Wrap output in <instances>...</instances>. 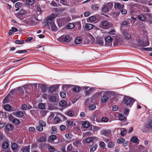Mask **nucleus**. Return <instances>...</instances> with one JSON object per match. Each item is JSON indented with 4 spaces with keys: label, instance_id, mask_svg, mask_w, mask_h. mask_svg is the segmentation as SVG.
I'll use <instances>...</instances> for the list:
<instances>
[{
    "label": "nucleus",
    "instance_id": "nucleus-1",
    "mask_svg": "<svg viewBox=\"0 0 152 152\" xmlns=\"http://www.w3.org/2000/svg\"><path fill=\"white\" fill-rule=\"evenodd\" d=\"M134 102V99L128 96H125L123 100L124 106L131 107Z\"/></svg>",
    "mask_w": 152,
    "mask_h": 152
},
{
    "label": "nucleus",
    "instance_id": "nucleus-2",
    "mask_svg": "<svg viewBox=\"0 0 152 152\" xmlns=\"http://www.w3.org/2000/svg\"><path fill=\"white\" fill-rule=\"evenodd\" d=\"M45 122L42 121H40L39 122V125L36 127V129L39 131L41 132L43 130V127L46 126Z\"/></svg>",
    "mask_w": 152,
    "mask_h": 152
},
{
    "label": "nucleus",
    "instance_id": "nucleus-3",
    "mask_svg": "<svg viewBox=\"0 0 152 152\" xmlns=\"http://www.w3.org/2000/svg\"><path fill=\"white\" fill-rule=\"evenodd\" d=\"M100 133L101 135H104L108 138L110 137L111 134L110 131L109 129L103 130L101 131Z\"/></svg>",
    "mask_w": 152,
    "mask_h": 152
},
{
    "label": "nucleus",
    "instance_id": "nucleus-4",
    "mask_svg": "<svg viewBox=\"0 0 152 152\" xmlns=\"http://www.w3.org/2000/svg\"><path fill=\"white\" fill-rule=\"evenodd\" d=\"M101 23L103 26L107 27V28H110L112 26V24L111 23H110L108 21L106 20L102 21Z\"/></svg>",
    "mask_w": 152,
    "mask_h": 152
},
{
    "label": "nucleus",
    "instance_id": "nucleus-5",
    "mask_svg": "<svg viewBox=\"0 0 152 152\" xmlns=\"http://www.w3.org/2000/svg\"><path fill=\"white\" fill-rule=\"evenodd\" d=\"M137 42L139 46L140 47H145L149 45V42L148 40L146 41L145 43H144L143 42L141 39L138 40Z\"/></svg>",
    "mask_w": 152,
    "mask_h": 152
},
{
    "label": "nucleus",
    "instance_id": "nucleus-6",
    "mask_svg": "<svg viewBox=\"0 0 152 152\" xmlns=\"http://www.w3.org/2000/svg\"><path fill=\"white\" fill-rule=\"evenodd\" d=\"M105 40L106 44L110 46V45H111V42L113 40V39L110 36H108L105 38Z\"/></svg>",
    "mask_w": 152,
    "mask_h": 152
},
{
    "label": "nucleus",
    "instance_id": "nucleus-7",
    "mask_svg": "<svg viewBox=\"0 0 152 152\" xmlns=\"http://www.w3.org/2000/svg\"><path fill=\"white\" fill-rule=\"evenodd\" d=\"M13 114L14 115L18 118H22L24 116V113L21 111L14 112L13 113Z\"/></svg>",
    "mask_w": 152,
    "mask_h": 152
},
{
    "label": "nucleus",
    "instance_id": "nucleus-8",
    "mask_svg": "<svg viewBox=\"0 0 152 152\" xmlns=\"http://www.w3.org/2000/svg\"><path fill=\"white\" fill-rule=\"evenodd\" d=\"M11 148L13 151H16L18 150L19 146L17 143L14 142L11 143Z\"/></svg>",
    "mask_w": 152,
    "mask_h": 152
},
{
    "label": "nucleus",
    "instance_id": "nucleus-9",
    "mask_svg": "<svg viewBox=\"0 0 152 152\" xmlns=\"http://www.w3.org/2000/svg\"><path fill=\"white\" fill-rule=\"evenodd\" d=\"M17 93L18 94V95L20 96V97H21L24 93L23 89L21 87L17 88Z\"/></svg>",
    "mask_w": 152,
    "mask_h": 152
},
{
    "label": "nucleus",
    "instance_id": "nucleus-10",
    "mask_svg": "<svg viewBox=\"0 0 152 152\" xmlns=\"http://www.w3.org/2000/svg\"><path fill=\"white\" fill-rule=\"evenodd\" d=\"M82 124L83 128L85 129L88 128L90 125V122L87 121H83Z\"/></svg>",
    "mask_w": 152,
    "mask_h": 152
},
{
    "label": "nucleus",
    "instance_id": "nucleus-11",
    "mask_svg": "<svg viewBox=\"0 0 152 152\" xmlns=\"http://www.w3.org/2000/svg\"><path fill=\"white\" fill-rule=\"evenodd\" d=\"M66 125L67 126H72L74 127L76 126V124L72 120H68L66 121Z\"/></svg>",
    "mask_w": 152,
    "mask_h": 152
},
{
    "label": "nucleus",
    "instance_id": "nucleus-12",
    "mask_svg": "<svg viewBox=\"0 0 152 152\" xmlns=\"http://www.w3.org/2000/svg\"><path fill=\"white\" fill-rule=\"evenodd\" d=\"M30 145L24 146L22 147L21 151L22 152H30Z\"/></svg>",
    "mask_w": 152,
    "mask_h": 152
},
{
    "label": "nucleus",
    "instance_id": "nucleus-13",
    "mask_svg": "<svg viewBox=\"0 0 152 152\" xmlns=\"http://www.w3.org/2000/svg\"><path fill=\"white\" fill-rule=\"evenodd\" d=\"M58 88V86L57 85H55L50 86L49 88V90L51 92H54L56 89Z\"/></svg>",
    "mask_w": 152,
    "mask_h": 152
},
{
    "label": "nucleus",
    "instance_id": "nucleus-14",
    "mask_svg": "<svg viewBox=\"0 0 152 152\" xmlns=\"http://www.w3.org/2000/svg\"><path fill=\"white\" fill-rule=\"evenodd\" d=\"M82 41V38L80 37H77L75 40V43L76 44H79Z\"/></svg>",
    "mask_w": 152,
    "mask_h": 152
},
{
    "label": "nucleus",
    "instance_id": "nucleus-15",
    "mask_svg": "<svg viewBox=\"0 0 152 152\" xmlns=\"http://www.w3.org/2000/svg\"><path fill=\"white\" fill-rule=\"evenodd\" d=\"M108 8L107 6L106 5V4H104L103 5V7L101 8L102 11L103 12L106 13L108 11Z\"/></svg>",
    "mask_w": 152,
    "mask_h": 152
},
{
    "label": "nucleus",
    "instance_id": "nucleus-16",
    "mask_svg": "<svg viewBox=\"0 0 152 152\" xmlns=\"http://www.w3.org/2000/svg\"><path fill=\"white\" fill-rule=\"evenodd\" d=\"M13 128V125L11 124H7L5 127V129L8 131L12 130Z\"/></svg>",
    "mask_w": 152,
    "mask_h": 152
},
{
    "label": "nucleus",
    "instance_id": "nucleus-17",
    "mask_svg": "<svg viewBox=\"0 0 152 152\" xmlns=\"http://www.w3.org/2000/svg\"><path fill=\"white\" fill-rule=\"evenodd\" d=\"M131 142L133 143H136L137 142H139V140L136 136H134L131 139Z\"/></svg>",
    "mask_w": 152,
    "mask_h": 152
},
{
    "label": "nucleus",
    "instance_id": "nucleus-18",
    "mask_svg": "<svg viewBox=\"0 0 152 152\" xmlns=\"http://www.w3.org/2000/svg\"><path fill=\"white\" fill-rule=\"evenodd\" d=\"M94 27L93 25L91 23L86 24L85 28L87 30H89L92 29Z\"/></svg>",
    "mask_w": 152,
    "mask_h": 152
},
{
    "label": "nucleus",
    "instance_id": "nucleus-19",
    "mask_svg": "<svg viewBox=\"0 0 152 152\" xmlns=\"http://www.w3.org/2000/svg\"><path fill=\"white\" fill-rule=\"evenodd\" d=\"M124 6V4H121L120 3H115V8H123Z\"/></svg>",
    "mask_w": 152,
    "mask_h": 152
},
{
    "label": "nucleus",
    "instance_id": "nucleus-20",
    "mask_svg": "<svg viewBox=\"0 0 152 152\" xmlns=\"http://www.w3.org/2000/svg\"><path fill=\"white\" fill-rule=\"evenodd\" d=\"M51 26L52 31H56L57 30V28L54 22H52Z\"/></svg>",
    "mask_w": 152,
    "mask_h": 152
},
{
    "label": "nucleus",
    "instance_id": "nucleus-21",
    "mask_svg": "<svg viewBox=\"0 0 152 152\" xmlns=\"http://www.w3.org/2000/svg\"><path fill=\"white\" fill-rule=\"evenodd\" d=\"M108 100V97L105 95H104L101 98V101L102 103L106 102Z\"/></svg>",
    "mask_w": 152,
    "mask_h": 152
},
{
    "label": "nucleus",
    "instance_id": "nucleus-22",
    "mask_svg": "<svg viewBox=\"0 0 152 152\" xmlns=\"http://www.w3.org/2000/svg\"><path fill=\"white\" fill-rule=\"evenodd\" d=\"M129 24V23L126 20L122 21L121 24V29L123 28V27L127 26Z\"/></svg>",
    "mask_w": 152,
    "mask_h": 152
},
{
    "label": "nucleus",
    "instance_id": "nucleus-23",
    "mask_svg": "<svg viewBox=\"0 0 152 152\" xmlns=\"http://www.w3.org/2000/svg\"><path fill=\"white\" fill-rule=\"evenodd\" d=\"M128 30H126V32H124L123 34L125 37L126 39H129L131 38V36L128 33Z\"/></svg>",
    "mask_w": 152,
    "mask_h": 152
},
{
    "label": "nucleus",
    "instance_id": "nucleus-24",
    "mask_svg": "<svg viewBox=\"0 0 152 152\" xmlns=\"http://www.w3.org/2000/svg\"><path fill=\"white\" fill-rule=\"evenodd\" d=\"M99 4H94L91 6L92 9L93 10L95 11L97 10L99 8Z\"/></svg>",
    "mask_w": 152,
    "mask_h": 152
},
{
    "label": "nucleus",
    "instance_id": "nucleus-25",
    "mask_svg": "<svg viewBox=\"0 0 152 152\" xmlns=\"http://www.w3.org/2000/svg\"><path fill=\"white\" fill-rule=\"evenodd\" d=\"M72 39V37L69 35H66L64 37V40L66 42L70 41Z\"/></svg>",
    "mask_w": 152,
    "mask_h": 152
},
{
    "label": "nucleus",
    "instance_id": "nucleus-26",
    "mask_svg": "<svg viewBox=\"0 0 152 152\" xmlns=\"http://www.w3.org/2000/svg\"><path fill=\"white\" fill-rule=\"evenodd\" d=\"M138 19L141 21H145V20L146 17L143 15H140L138 16Z\"/></svg>",
    "mask_w": 152,
    "mask_h": 152
},
{
    "label": "nucleus",
    "instance_id": "nucleus-27",
    "mask_svg": "<svg viewBox=\"0 0 152 152\" xmlns=\"http://www.w3.org/2000/svg\"><path fill=\"white\" fill-rule=\"evenodd\" d=\"M140 51L144 52L145 51L152 52V48H138Z\"/></svg>",
    "mask_w": 152,
    "mask_h": 152
},
{
    "label": "nucleus",
    "instance_id": "nucleus-28",
    "mask_svg": "<svg viewBox=\"0 0 152 152\" xmlns=\"http://www.w3.org/2000/svg\"><path fill=\"white\" fill-rule=\"evenodd\" d=\"M145 127L148 129L152 128V119L145 125Z\"/></svg>",
    "mask_w": 152,
    "mask_h": 152
},
{
    "label": "nucleus",
    "instance_id": "nucleus-29",
    "mask_svg": "<svg viewBox=\"0 0 152 152\" xmlns=\"http://www.w3.org/2000/svg\"><path fill=\"white\" fill-rule=\"evenodd\" d=\"M97 145L96 144L94 145L90 148V152H94L97 148Z\"/></svg>",
    "mask_w": 152,
    "mask_h": 152
},
{
    "label": "nucleus",
    "instance_id": "nucleus-30",
    "mask_svg": "<svg viewBox=\"0 0 152 152\" xmlns=\"http://www.w3.org/2000/svg\"><path fill=\"white\" fill-rule=\"evenodd\" d=\"M9 146V144L8 142H4L2 144V147L3 149H7Z\"/></svg>",
    "mask_w": 152,
    "mask_h": 152
},
{
    "label": "nucleus",
    "instance_id": "nucleus-31",
    "mask_svg": "<svg viewBox=\"0 0 152 152\" xmlns=\"http://www.w3.org/2000/svg\"><path fill=\"white\" fill-rule=\"evenodd\" d=\"M66 28L68 29H72L75 27V25L73 23H69L66 26Z\"/></svg>",
    "mask_w": 152,
    "mask_h": 152
},
{
    "label": "nucleus",
    "instance_id": "nucleus-32",
    "mask_svg": "<svg viewBox=\"0 0 152 152\" xmlns=\"http://www.w3.org/2000/svg\"><path fill=\"white\" fill-rule=\"evenodd\" d=\"M57 16V15L52 14L50 16L48 17V20L51 21L56 18Z\"/></svg>",
    "mask_w": 152,
    "mask_h": 152
},
{
    "label": "nucleus",
    "instance_id": "nucleus-33",
    "mask_svg": "<svg viewBox=\"0 0 152 152\" xmlns=\"http://www.w3.org/2000/svg\"><path fill=\"white\" fill-rule=\"evenodd\" d=\"M34 3V0H26V4L29 5H32Z\"/></svg>",
    "mask_w": 152,
    "mask_h": 152
},
{
    "label": "nucleus",
    "instance_id": "nucleus-34",
    "mask_svg": "<svg viewBox=\"0 0 152 152\" xmlns=\"http://www.w3.org/2000/svg\"><path fill=\"white\" fill-rule=\"evenodd\" d=\"M62 121L61 120L60 118L58 117H55L53 119V122L55 124H57L61 122Z\"/></svg>",
    "mask_w": 152,
    "mask_h": 152
},
{
    "label": "nucleus",
    "instance_id": "nucleus-35",
    "mask_svg": "<svg viewBox=\"0 0 152 152\" xmlns=\"http://www.w3.org/2000/svg\"><path fill=\"white\" fill-rule=\"evenodd\" d=\"M119 119L120 120H124L126 118L124 115L121 113L119 114L118 115Z\"/></svg>",
    "mask_w": 152,
    "mask_h": 152
},
{
    "label": "nucleus",
    "instance_id": "nucleus-36",
    "mask_svg": "<svg viewBox=\"0 0 152 152\" xmlns=\"http://www.w3.org/2000/svg\"><path fill=\"white\" fill-rule=\"evenodd\" d=\"M81 89L80 88L77 86H75L72 88V90L76 92L79 91Z\"/></svg>",
    "mask_w": 152,
    "mask_h": 152
},
{
    "label": "nucleus",
    "instance_id": "nucleus-37",
    "mask_svg": "<svg viewBox=\"0 0 152 152\" xmlns=\"http://www.w3.org/2000/svg\"><path fill=\"white\" fill-rule=\"evenodd\" d=\"M66 101L62 100L59 102V105L61 107H65L66 105Z\"/></svg>",
    "mask_w": 152,
    "mask_h": 152
},
{
    "label": "nucleus",
    "instance_id": "nucleus-38",
    "mask_svg": "<svg viewBox=\"0 0 152 152\" xmlns=\"http://www.w3.org/2000/svg\"><path fill=\"white\" fill-rule=\"evenodd\" d=\"M96 43L97 45L102 46L104 44L103 41L101 39H99L96 40Z\"/></svg>",
    "mask_w": 152,
    "mask_h": 152
},
{
    "label": "nucleus",
    "instance_id": "nucleus-39",
    "mask_svg": "<svg viewBox=\"0 0 152 152\" xmlns=\"http://www.w3.org/2000/svg\"><path fill=\"white\" fill-rule=\"evenodd\" d=\"M7 115H8V119L9 121L12 122L13 120L15 118L12 115L10 114L9 115V114L7 113Z\"/></svg>",
    "mask_w": 152,
    "mask_h": 152
},
{
    "label": "nucleus",
    "instance_id": "nucleus-40",
    "mask_svg": "<svg viewBox=\"0 0 152 152\" xmlns=\"http://www.w3.org/2000/svg\"><path fill=\"white\" fill-rule=\"evenodd\" d=\"M56 99V97L54 96H51L49 98V100L50 102H55Z\"/></svg>",
    "mask_w": 152,
    "mask_h": 152
},
{
    "label": "nucleus",
    "instance_id": "nucleus-41",
    "mask_svg": "<svg viewBox=\"0 0 152 152\" xmlns=\"http://www.w3.org/2000/svg\"><path fill=\"white\" fill-rule=\"evenodd\" d=\"M115 145V142L113 141H111L108 143L107 146L109 148H112Z\"/></svg>",
    "mask_w": 152,
    "mask_h": 152
},
{
    "label": "nucleus",
    "instance_id": "nucleus-42",
    "mask_svg": "<svg viewBox=\"0 0 152 152\" xmlns=\"http://www.w3.org/2000/svg\"><path fill=\"white\" fill-rule=\"evenodd\" d=\"M12 122L13 124L18 125L20 124V121L18 119L15 118Z\"/></svg>",
    "mask_w": 152,
    "mask_h": 152
},
{
    "label": "nucleus",
    "instance_id": "nucleus-43",
    "mask_svg": "<svg viewBox=\"0 0 152 152\" xmlns=\"http://www.w3.org/2000/svg\"><path fill=\"white\" fill-rule=\"evenodd\" d=\"M85 141L86 143H89L93 142V140L91 137H89L86 139Z\"/></svg>",
    "mask_w": 152,
    "mask_h": 152
},
{
    "label": "nucleus",
    "instance_id": "nucleus-44",
    "mask_svg": "<svg viewBox=\"0 0 152 152\" xmlns=\"http://www.w3.org/2000/svg\"><path fill=\"white\" fill-rule=\"evenodd\" d=\"M73 135L71 133H66L65 135V137L66 138L70 139L72 137Z\"/></svg>",
    "mask_w": 152,
    "mask_h": 152
},
{
    "label": "nucleus",
    "instance_id": "nucleus-45",
    "mask_svg": "<svg viewBox=\"0 0 152 152\" xmlns=\"http://www.w3.org/2000/svg\"><path fill=\"white\" fill-rule=\"evenodd\" d=\"M96 108V106L94 104L90 105L89 107L90 110H93L95 109Z\"/></svg>",
    "mask_w": 152,
    "mask_h": 152
},
{
    "label": "nucleus",
    "instance_id": "nucleus-46",
    "mask_svg": "<svg viewBox=\"0 0 152 152\" xmlns=\"http://www.w3.org/2000/svg\"><path fill=\"white\" fill-rule=\"evenodd\" d=\"M125 141L124 138H120L118 139L117 140V142L118 143L121 144L122 143Z\"/></svg>",
    "mask_w": 152,
    "mask_h": 152
},
{
    "label": "nucleus",
    "instance_id": "nucleus-47",
    "mask_svg": "<svg viewBox=\"0 0 152 152\" xmlns=\"http://www.w3.org/2000/svg\"><path fill=\"white\" fill-rule=\"evenodd\" d=\"M41 89L42 90V93H45L46 91L47 90V88L45 85H42L41 86Z\"/></svg>",
    "mask_w": 152,
    "mask_h": 152
},
{
    "label": "nucleus",
    "instance_id": "nucleus-48",
    "mask_svg": "<svg viewBox=\"0 0 152 152\" xmlns=\"http://www.w3.org/2000/svg\"><path fill=\"white\" fill-rule=\"evenodd\" d=\"M46 140V138L45 137L42 136L40 137L39 140L38 142H44Z\"/></svg>",
    "mask_w": 152,
    "mask_h": 152
},
{
    "label": "nucleus",
    "instance_id": "nucleus-49",
    "mask_svg": "<svg viewBox=\"0 0 152 152\" xmlns=\"http://www.w3.org/2000/svg\"><path fill=\"white\" fill-rule=\"evenodd\" d=\"M74 113L72 110H69L67 112V115L70 117H73L74 116Z\"/></svg>",
    "mask_w": 152,
    "mask_h": 152
},
{
    "label": "nucleus",
    "instance_id": "nucleus-50",
    "mask_svg": "<svg viewBox=\"0 0 152 152\" xmlns=\"http://www.w3.org/2000/svg\"><path fill=\"white\" fill-rule=\"evenodd\" d=\"M4 108L6 110L9 111L11 109V107L10 105L7 104L5 106Z\"/></svg>",
    "mask_w": 152,
    "mask_h": 152
},
{
    "label": "nucleus",
    "instance_id": "nucleus-51",
    "mask_svg": "<svg viewBox=\"0 0 152 152\" xmlns=\"http://www.w3.org/2000/svg\"><path fill=\"white\" fill-rule=\"evenodd\" d=\"M89 20L91 22L94 21L96 20V18L95 16H93L90 17L89 18Z\"/></svg>",
    "mask_w": 152,
    "mask_h": 152
},
{
    "label": "nucleus",
    "instance_id": "nucleus-52",
    "mask_svg": "<svg viewBox=\"0 0 152 152\" xmlns=\"http://www.w3.org/2000/svg\"><path fill=\"white\" fill-rule=\"evenodd\" d=\"M60 96L63 98H64L66 96V93L63 91H61L60 92Z\"/></svg>",
    "mask_w": 152,
    "mask_h": 152
},
{
    "label": "nucleus",
    "instance_id": "nucleus-53",
    "mask_svg": "<svg viewBox=\"0 0 152 152\" xmlns=\"http://www.w3.org/2000/svg\"><path fill=\"white\" fill-rule=\"evenodd\" d=\"M99 145L101 147L103 148H104L106 146L105 143L104 142L102 141L100 142Z\"/></svg>",
    "mask_w": 152,
    "mask_h": 152
},
{
    "label": "nucleus",
    "instance_id": "nucleus-54",
    "mask_svg": "<svg viewBox=\"0 0 152 152\" xmlns=\"http://www.w3.org/2000/svg\"><path fill=\"white\" fill-rule=\"evenodd\" d=\"M72 146L71 144L69 145L67 147V151H71L72 150Z\"/></svg>",
    "mask_w": 152,
    "mask_h": 152
},
{
    "label": "nucleus",
    "instance_id": "nucleus-55",
    "mask_svg": "<svg viewBox=\"0 0 152 152\" xmlns=\"http://www.w3.org/2000/svg\"><path fill=\"white\" fill-rule=\"evenodd\" d=\"M66 128V127L64 125H61L60 126L59 129L60 130L63 131L65 130Z\"/></svg>",
    "mask_w": 152,
    "mask_h": 152
},
{
    "label": "nucleus",
    "instance_id": "nucleus-56",
    "mask_svg": "<svg viewBox=\"0 0 152 152\" xmlns=\"http://www.w3.org/2000/svg\"><path fill=\"white\" fill-rule=\"evenodd\" d=\"M26 13V12L25 10H21L19 12L17 13V14H20V15H25Z\"/></svg>",
    "mask_w": 152,
    "mask_h": 152
},
{
    "label": "nucleus",
    "instance_id": "nucleus-57",
    "mask_svg": "<svg viewBox=\"0 0 152 152\" xmlns=\"http://www.w3.org/2000/svg\"><path fill=\"white\" fill-rule=\"evenodd\" d=\"M50 139L51 140L54 141L56 139V137L55 135H52L50 136Z\"/></svg>",
    "mask_w": 152,
    "mask_h": 152
},
{
    "label": "nucleus",
    "instance_id": "nucleus-58",
    "mask_svg": "<svg viewBox=\"0 0 152 152\" xmlns=\"http://www.w3.org/2000/svg\"><path fill=\"white\" fill-rule=\"evenodd\" d=\"M93 90V88H90L89 89V90L85 91V95H87L89 94H90V93H91V91Z\"/></svg>",
    "mask_w": 152,
    "mask_h": 152
},
{
    "label": "nucleus",
    "instance_id": "nucleus-59",
    "mask_svg": "<svg viewBox=\"0 0 152 152\" xmlns=\"http://www.w3.org/2000/svg\"><path fill=\"white\" fill-rule=\"evenodd\" d=\"M49 151L51 152H53L55 151V148L53 147L50 146L48 147Z\"/></svg>",
    "mask_w": 152,
    "mask_h": 152
},
{
    "label": "nucleus",
    "instance_id": "nucleus-60",
    "mask_svg": "<svg viewBox=\"0 0 152 152\" xmlns=\"http://www.w3.org/2000/svg\"><path fill=\"white\" fill-rule=\"evenodd\" d=\"M39 107L40 109H43L45 108V105L43 103H40L39 105Z\"/></svg>",
    "mask_w": 152,
    "mask_h": 152
},
{
    "label": "nucleus",
    "instance_id": "nucleus-61",
    "mask_svg": "<svg viewBox=\"0 0 152 152\" xmlns=\"http://www.w3.org/2000/svg\"><path fill=\"white\" fill-rule=\"evenodd\" d=\"M26 52H27V50H18L17 51V53L20 54L25 53Z\"/></svg>",
    "mask_w": 152,
    "mask_h": 152
},
{
    "label": "nucleus",
    "instance_id": "nucleus-62",
    "mask_svg": "<svg viewBox=\"0 0 152 152\" xmlns=\"http://www.w3.org/2000/svg\"><path fill=\"white\" fill-rule=\"evenodd\" d=\"M23 5V4L22 3L20 2H17L15 4V7L17 8H18L19 7H21Z\"/></svg>",
    "mask_w": 152,
    "mask_h": 152
},
{
    "label": "nucleus",
    "instance_id": "nucleus-63",
    "mask_svg": "<svg viewBox=\"0 0 152 152\" xmlns=\"http://www.w3.org/2000/svg\"><path fill=\"white\" fill-rule=\"evenodd\" d=\"M101 121L104 122H107L108 121V119L107 118L105 117H103L101 118Z\"/></svg>",
    "mask_w": 152,
    "mask_h": 152
},
{
    "label": "nucleus",
    "instance_id": "nucleus-64",
    "mask_svg": "<svg viewBox=\"0 0 152 152\" xmlns=\"http://www.w3.org/2000/svg\"><path fill=\"white\" fill-rule=\"evenodd\" d=\"M106 5L107 6L108 8H111L113 6V4L112 2H110L107 3L106 4Z\"/></svg>",
    "mask_w": 152,
    "mask_h": 152
}]
</instances>
